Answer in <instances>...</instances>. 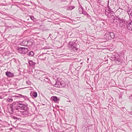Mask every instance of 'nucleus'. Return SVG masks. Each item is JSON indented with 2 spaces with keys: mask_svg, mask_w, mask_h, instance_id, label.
I'll use <instances>...</instances> for the list:
<instances>
[{
  "mask_svg": "<svg viewBox=\"0 0 132 132\" xmlns=\"http://www.w3.org/2000/svg\"><path fill=\"white\" fill-rule=\"evenodd\" d=\"M65 83L64 81H56L54 86L56 87L61 88L64 87L65 86Z\"/></svg>",
  "mask_w": 132,
  "mask_h": 132,
  "instance_id": "obj_4",
  "label": "nucleus"
},
{
  "mask_svg": "<svg viewBox=\"0 0 132 132\" xmlns=\"http://www.w3.org/2000/svg\"><path fill=\"white\" fill-rule=\"evenodd\" d=\"M52 98L53 100L55 102H56L57 101V97L56 96L53 97Z\"/></svg>",
  "mask_w": 132,
  "mask_h": 132,
  "instance_id": "obj_18",
  "label": "nucleus"
},
{
  "mask_svg": "<svg viewBox=\"0 0 132 132\" xmlns=\"http://www.w3.org/2000/svg\"><path fill=\"white\" fill-rule=\"evenodd\" d=\"M27 40H23L21 43V45L24 46H27Z\"/></svg>",
  "mask_w": 132,
  "mask_h": 132,
  "instance_id": "obj_13",
  "label": "nucleus"
},
{
  "mask_svg": "<svg viewBox=\"0 0 132 132\" xmlns=\"http://www.w3.org/2000/svg\"><path fill=\"white\" fill-rule=\"evenodd\" d=\"M128 14L129 15L130 14L132 16V12H130V11H129L128 12Z\"/></svg>",
  "mask_w": 132,
  "mask_h": 132,
  "instance_id": "obj_25",
  "label": "nucleus"
},
{
  "mask_svg": "<svg viewBox=\"0 0 132 132\" xmlns=\"http://www.w3.org/2000/svg\"><path fill=\"white\" fill-rule=\"evenodd\" d=\"M75 8V7L74 6H73V7H72V8L73 9Z\"/></svg>",
  "mask_w": 132,
  "mask_h": 132,
  "instance_id": "obj_29",
  "label": "nucleus"
},
{
  "mask_svg": "<svg viewBox=\"0 0 132 132\" xmlns=\"http://www.w3.org/2000/svg\"><path fill=\"white\" fill-rule=\"evenodd\" d=\"M68 45L69 49L72 52H77L79 48L78 44H76L74 42H69Z\"/></svg>",
  "mask_w": 132,
  "mask_h": 132,
  "instance_id": "obj_2",
  "label": "nucleus"
},
{
  "mask_svg": "<svg viewBox=\"0 0 132 132\" xmlns=\"http://www.w3.org/2000/svg\"><path fill=\"white\" fill-rule=\"evenodd\" d=\"M108 36V37H109V36L110 37V35H109V36H106L107 37V36Z\"/></svg>",
  "mask_w": 132,
  "mask_h": 132,
  "instance_id": "obj_28",
  "label": "nucleus"
},
{
  "mask_svg": "<svg viewBox=\"0 0 132 132\" xmlns=\"http://www.w3.org/2000/svg\"><path fill=\"white\" fill-rule=\"evenodd\" d=\"M5 75L8 77H12L14 76V75L13 73L9 71L6 72Z\"/></svg>",
  "mask_w": 132,
  "mask_h": 132,
  "instance_id": "obj_9",
  "label": "nucleus"
},
{
  "mask_svg": "<svg viewBox=\"0 0 132 132\" xmlns=\"http://www.w3.org/2000/svg\"><path fill=\"white\" fill-rule=\"evenodd\" d=\"M79 12L80 14H82L85 15H87V13L84 10L85 9H79Z\"/></svg>",
  "mask_w": 132,
  "mask_h": 132,
  "instance_id": "obj_11",
  "label": "nucleus"
},
{
  "mask_svg": "<svg viewBox=\"0 0 132 132\" xmlns=\"http://www.w3.org/2000/svg\"><path fill=\"white\" fill-rule=\"evenodd\" d=\"M10 110L12 112L16 111L19 110H29V109L26 104H25L23 102L17 101L15 102H13L12 105L10 106Z\"/></svg>",
  "mask_w": 132,
  "mask_h": 132,
  "instance_id": "obj_1",
  "label": "nucleus"
},
{
  "mask_svg": "<svg viewBox=\"0 0 132 132\" xmlns=\"http://www.w3.org/2000/svg\"><path fill=\"white\" fill-rule=\"evenodd\" d=\"M30 95L33 98H36L37 96V93L36 92L31 91L30 93Z\"/></svg>",
  "mask_w": 132,
  "mask_h": 132,
  "instance_id": "obj_8",
  "label": "nucleus"
},
{
  "mask_svg": "<svg viewBox=\"0 0 132 132\" xmlns=\"http://www.w3.org/2000/svg\"><path fill=\"white\" fill-rule=\"evenodd\" d=\"M87 128L85 126L82 127V130L84 132H86L87 131Z\"/></svg>",
  "mask_w": 132,
  "mask_h": 132,
  "instance_id": "obj_17",
  "label": "nucleus"
},
{
  "mask_svg": "<svg viewBox=\"0 0 132 132\" xmlns=\"http://www.w3.org/2000/svg\"><path fill=\"white\" fill-rule=\"evenodd\" d=\"M110 19H111V20H112V19L113 20H115V17L113 15H112L110 17Z\"/></svg>",
  "mask_w": 132,
  "mask_h": 132,
  "instance_id": "obj_23",
  "label": "nucleus"
},
{
  "mask_svg": "<svg viewBox=\"0 0 132 132\" xmlns=\"http://www.w3.org/2000/svg\"><path fill=\"white\" fill-rule=\"evenodd\" d=\"M114 60L115 61H117V62H116V63H117V64H120V62L119 61V59L118 58H116L115 57H114Z\"/></svg>",
  "mask_w": 132,
  "mask_h": 132,
  "instance_id": "obj_21",
  "label": "nucleus"
},
{
  "mask_svg": "<svg viewBox=\"0 0 132 132\" xmlns=\"http://www.w3.org/2000/svg\"><path fill=\"white\" fill-rule=\"evenodd\" d=\"M28 43H27V46H29L31 45L32 44V43L31 42L30 40H27Z\"/></svg>",
  "mask_w": 132,
  "mask_h": 132,
  "instance_id": "obj_22",
  "label": "nucleus"
},
{
  "mask_svg": "<svg viewBox=\"0 0 132 132\" xmlns=\"http://www.w3.org/2000/svg\"><path fill=\"white\" fill-rule=\"evenodd\" d=\"M116 18V19H118V21L120 22V24H121V25H123L124 24V23H123V22L125 21L123 19H120L119 18V17H118V16H117Z\"/></svg>",
  "mask_w": 132,
  "mask_h": 132,
  "instance_id": "obj_12",
  "label": "nucleus"
},
{
  "mask_svg": "<svg viewBox=\"0 0 132 132\" xmlns=\"http://www.w3.org/2000/svg\"><path fill=\"white\" fill-rule=\"evenodd\" d=\"M127 27L128 30L132 31V21L128 24L127 25Z\"/></svg>",
  "mask_w": 132,
  "mask_h": 132,
  "instance_id": "obj_10",
  "label": "nucleus"
},
{
  "mask_svg": "<svg viewBox=\"0 0 132 132\" xmlns=\"http://www.w3.org/2000/svg\"><path fill=\"white\" fill-rule=\"evenodd\" d=\"M29 63L30 65L31 66L34 65L36 64L34 62L32 61H30L29 62Z\"/></svg>",
  "mask_w": 132,
  "mask_h": 132,
  "instance_id": "obj_16",
  "label": "nucleus"
},
{
  "mask_svg": "<svg viewBox=\"0 0 132 132\" xmlns=\"http://www.w3.org/2000/svg\"><path fill=\"white\" fill-rule=\"evenodd\" d=\"M17 49L19 53L23 54L27 53L28 51L27 48L22 47H18Z\"/></svg>",
  "mask_w": 132,
  "mask_h": 132,
  "instance_id": "obj_5",
  "label": "nucleus"
},
{
  "mask_svg": "<svg viewBox=\"0 0 132 132\" xmlns=\"http://www.w3.org/2000/svg\"><path fill=\"white\" fill-rule=\"evenodd\" d=\"M34 54V53L32 51H30L29 52L28 55L30 56H33Z\"/></svg>",
  "mask_w": 132,
  "mask_h": 132,
  "instance_id": "obj_15",
  "label": "nucleus"
},
{
  "mask_svg": "<svg viewBox=\"0 0 132 132\" xmlns=\"http://www.w3.org/2000/svg\"><path fill=\"white\" fill-rule=\"evenodd\" d=\"M30 19L33 21H34V20H35V18L34 17V16H30Z\"/></svg>",
  "mask_w": 132,
  "mask_h": 132,
  "instance_id": "obj_24",
  "label": "nucleus"
},
{
  "mask_svg": "<svg viewBox=\"0 0 132 132\" xmlns=\"http://www.w3.org/2000/svg\"><path fill=\"white\" fill-rule=\"evenodd\" d=\"M114 60L115 61H117V62H116V63H117V64H120V62L119 61V59L118 58H116L115 57H114Z\"/></svg>",
  "mask_w": 132,
  "mask_h": 132,
  "instance_id": "obj_20",
  "label": "nucleus"
},
{
  "mask_svg": "<svg viewBox=\"0 0 132 132\" xmlns=\"http://www.w3.org/2000/svg\"><path fill=\"white\" fill-rule=\"evenodd\" d=\"M29 81H26V83L27 84H29Z\"/></svg>",
  "mask_w": 132,
  "mask_h": 132,
  "instance_id": "obj_26",
  "label": "nucleus"
},
{
  "mask_svg": "<svg viewBox=\"0 0 132 132\" xmlns=\"http://www.w3.org/2000/svg\"><path fill=\"white\" fill-rule=\"evenodd\" d=\"M114 13V11L111 9H105V14L108 16L109 17L111 14Z\"/></svg>",
  "mask_w": 132,
  "mask_h": 132,
  "instance_id": "obj_6",
  "label": "nucleus"
},
{
  "mask_svg": "<svg viewBox=\"0 0 132 132\" xmlns=\"http://www.w3.org/2000/svg\"><path fill=\"white\" fill-rule=\"evenodd\" d=\"M110 35V37H108V38L109 39H113L115 37V35L114 33L113 32H108V33L106 34L105 35L106 36Z\"/></svg>",
  "mask_w": 132,
  "mask_h": 132,
  "instance_id": "obj_7",
  "label": "nucleus"
},
{
  "mask_svg": "<svg viewBox=\"0 0 132 132\" xmlns=\"http://www.w3.org/2000/svg\"><path fill=\"white\" fill-rule=\"evenodd\" d=\"M13 99L11 98V97H10L7 99V101L8 102H11L13 101Z\"/></svg>",
  "mask_w": 132,
  "mask_h": 132,
  "instance_id": "obj_19",
  "label": "nucleus"
},
{
  "mask_svg": "<svg viewBox=\"0 0 132 132\" xmlns=\"http://www.w3.org/2000/svg\"><path fill=\"white\" fill-rule=\"evenodd\" d=\"M15 97H19V98H22L23 97L25 99L26 98H27V97L26 96H23L21 94H18L17 95H15L14 96Z\"/></svg>",
  "mask_w": 132,
  "mask_h": 132,
  "instance_id": "obj_14",
  "label": "nucleus"
},
{
  "mask_svg": "<svg viewBox=\"0 0 132 132\" xmlns=\"http://www.w3.org/2000/svg\"><path fill=\"white\" fill-rule=\"evenodd\" d=\"M72 9H69V10H72Z\"/></svg>",
  "mask_w": 132,
  "mask_h": 132,
  "instance_id": "obj_27",
  "label": "nucleus"
},
{
  "mask_svg": "<svg viewBox=\"0 0 132 132\" xmlns=\"http://www.w3.org/2000/svg\"><path fill=\"white\" fill-rule=\"evenodd\" d=\"M29 110H24V111L21 112L20 111H18V113H17V112L15 111L16 114L19 116V114H21L23 117H28L30 115V114L29 112Z\"/></svg>",
  "mask_w": 132,
  "mask_h": 132,
  "instance_id": "obj_3",
  "label": "nucleus"
}]
</instances>
